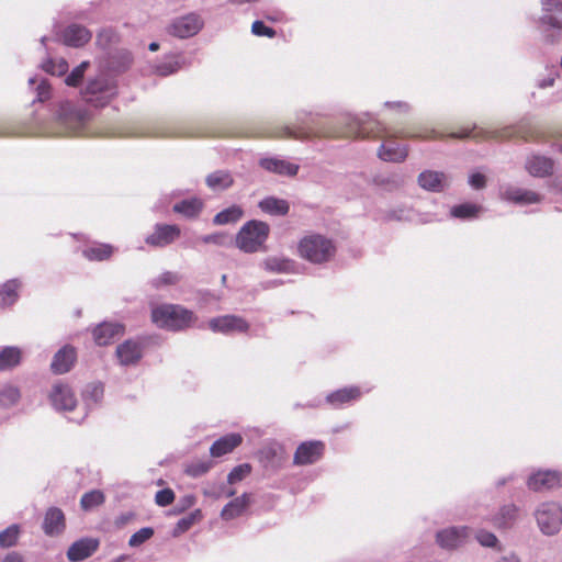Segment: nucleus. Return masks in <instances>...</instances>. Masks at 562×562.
<instances>
[{
	"label": "nucleus",
	"mask_w": 562,
	"mask_h": 562,
	"mask_svg": "<svg viewBox=\"0 0 562 562\" xmlns=\"http://www.w3.org/2000/svg\"><path fill=\"white\" fill-rule=\"evenodd\" d=\"M205 182L210 189L217 191L228 189L234 183V180L228 171L217 170L210 173Z\"/></svg>",
	"instance_id": "72a5a7b5"
},
{
	"label": "nucleus",
	"mask_w": 562,
	"mask_h": 562,
	"mask_svg": "<svg viewBox=\"0 0 562 562\" xmlns=\"http://www.w3.org/2000/svg\"><path fill=\"white\" fill-rule=\"evenodd\" d=\"M325 452V443L319 440L302 442L295 450L293 463L306 465L317 462Z\"/></svg>",
	"instance_id": "9d476101"
},
{
	"label": "nucleus",
	"mask_w": 562,
	"mask_h": 562,
	"mask_svg": "<svg viewBox=\"0 0 562 562\" xmlns=\"http://www.w3.org/2000/svg\"><path fill=\"white\" fill-rule=\"evenodd\" d=\"M270 137L273 138H293L299 140L317 138H382L386 143L382 144L378 155L384 161L402 162L408 155L406 146H398L395 143H387L391 138H413L420 140H430L440 138L439 134L428 127L412 126L401 130H392L380 121L367 117L360 120L357 117H346L337 125L331 124L324 117H308L302 124L294 126L277 127Z\"/></svg>",
	"instance_id": "f257e3e1"
},
{
	"label": "nucleus",
	"mask_w": 562,
	"mask_h": 562,
	"mask_svg": "<svg viewBox=\"0 0 562 562\" xmlns=\"http://www.w3.org/2000/svg\"><path fill=\"white\" fill-rule=\"evenodd\" d=\"M20 537L19 525H11L4 530L0 531V548H11L18 543Z\"/></svg>",
	"instance_id": "ea45409f"
},
{
	"label": "nucleus",
	"mask_w": 562,
	"mask_h": 562,
	"mask_svg": "<svg viewBox=\"0 0 562 562\" xmlns=\"http://www.w3.org/2000/svg\"><path fill=\"white\" fill-rule=\"evenodd\" d=\"M244 215V211L238 205H232L220 213H217L214 218L213 223L215 225H226L231 223L238 222Z\"/></svg>",
	"instance_id": "e433bc0d"
},
{
	"label": "nucleus",
	"mask_w": 562,
	"mask_h": 562,
	"mask_svg": "<svg viewBox=\"0 0 562 562\" xmlns=\"http://www.w3.org/2000/svg\"><path fill=\"white\" fill-rule=\"evenodd\" d=\"M270 234L267 223L251 220L245 223L236 235V246L244 252L254 254L266 250V241Z\"/></svg>",
	"instance_id": "20e7f679"
},
{
	"label": "nucleus",
	"mask_w": 562,
	"mask_h": 562,
	"mask_svg": "<svg viewBox=\"0 0 562 562\" xmlns=\"http://www.w3.org/2000/svg\"><path fill=\"white\" fill-rule=\"evenodd\" d=\"M91 32L79 24L69 25L63 34L64 43L72 47L83 46L91 40Z\"/></svg>",
	"instance_id": "5701e85b"
},
{
	"label": "nucleus",
	"mask_w": 562,
	"mask_h": 562,
	"mask_svg": "<svg viewBox=\"0 0 562 562\" xmlns=\"http://www.w3.org/2000/svg\"><path fill=\"white\" fill-rule=\"evenodd\" d=\"M259 165L269 172L288 177L296 176L300 168L296 164L279 158H262L260 159Z\"/></svg>",
	"instance_id": "a211bd4d"
},
{
	"label": "nucleus",
	"mask_w": 562,
	"mask_h": 562,
	"mask_svg": "<svg viewBox=\"0 0 562 562\" xmlns=\"http://www.w3.org/2000/svg\"><path fill=\"white\" fill-rule=\"evenodd\" d=\"M212 465L213 464L210 461H195L187 465L186 473L193 477L201 476L209 472Z\"/></svg>",
	"instance_id": "37998d69"
},
{
	"label": "nucleus",
	"mask_w": 562,
	"mask_h": 562,
	"mask_svg": "<svg viewBox=\"0 0 562 562\" xmlns=\"http://www.w3.org/2000/svg\"><path fill=\"white\" fill-rule=\"evenodd\" d=\"M297 252L302 259L322 265L336 256L337 247L330 238L322 234H310L300 239Z\"/></svg>",
	"instance_id": "7ed1b4c3"
},
{
	"label": "nucleus",
	"mask_w": 562,
	"mask_h": 562,
	"mask_svg": "<svg viewBox=\"0 0 562 562\" xmlns=\"http://www.w3.org/2000/svg\"><path fill=\"white\" fill-rule=\"evenodd\" d=\"M77 360V351L70 345H65L54 356L50 369L55 374H64L70 371Z\"/></svg>",
	"instance_id": "4468645a"
},
{
	"label": "nucleus",
	"mask_w": 562,
	"mask_h": 562,
	"mask_svg": "<svg viewBox=\"0 0 562 562\" xmlns=\"http://www.w3.org/2000/svg\"><path fill=\"white\" fill-rule=\"evenodd\" d=\"M88 63H82L78 67H76L65 79V82L69 87H77L85 75V69L87 67Z\"/></svg>",
	"instance_id": "49530a36"
},
{
	"label": "nucleus",
	"mask_w": 562,
	"mask_h": 562,
	"mask_svg": "<svg viewBox=\"0 0 562 562\" xmlns=\"http://www.w3.org/2000/svg\"><path fill=\"white\" fill-rule=\"evenodd\" d=\"M517 516L518 509L515 505H505L494 516L493 524L497 528H508L515 522Z\"/></svg>",
	"instance_id": "473e14b6"
},
{
	"label": "nucleus",
	"mask_w": 562,
	"mask_h": 562,
	"mask_svg": "<svg viewBox=\"0 0 562 562\" xmlns=\"http://www.w3.org/2000/svg\"><path fill=\"white\" fill-rule=\"evenodd\" d=\"M66 527L65 515L61 509L50 507L44 517L43 530L47 536L59 535Z\"/></svg>",
	"instance_id": "aec40b11"
},
{
	"label": "nucleus",
	"mask_w": 562,
	"mask_h": 562,
	"mask_svg": "<svg viewBox=\"0 0 562 562\" xmlns=\"http://www.w3.org/2000/svg\"><path fill=\"white\" fill-rule=\"evenodd\" d=\"M201 518H202L201 510L196 509L195 512L191 513L190 515L181 518L177 524V528L180 531H187Z\"/></svg>",
	"instance_id": "de8ad7c7"
},
{
	"label": "nucleus",
	"mask_w": 562,
	"mask_h": 562,
	"mask_svg": "<svg viewBox=\"0 0 562 562\" xmlns=\"http://www.w3.org/2000/svg\"><path fill=\"white\" fill-rule=\"evenodd\" d=\"M180 281V276L173 271H165L153 281V285L156 289L166 285H175Z\"/></svg>",
	"instance_id": "c03bdc74"
},
{
	"label": "nucleus",
	"mask_w": 562,
	"mask_h": 562,
	"mask_svg": "<svg viewBox=\"0 0 562 562\" xmlns=\"http://www.w3.org/2000/svg\"><path fill=\"white\" fill-rule=\"evenodd\" d=\"M203 27V20L196 13H189L175 19L168 26V33L179 38L195 35Z\"/></svg>",
	"instance_id": "0eeeda50"
},
{
	"label": "nucleus",
	"mask_w": 562,
	"mask_h": 562,
	"mask_svg": "<svg viewBox=\"0 0 562 562\" xmlns=\"http://www.w3.org/2000/svg\"><path fill=\"white\" fill-rule=\"evenodd\" d=\"M234 494H235V491H231V492L228 493V496H233Z\"/></svg>",
	"instance_id": "69168bd1"
},
{
	"label": "nucleus",
	"mask_w": 562,
	"mask_h": 562,
	"mask_svg": "<svg viewBox=\"0 0 562 562\" xmlns=\"http://www.w3.org/2000/svg\"><path fill=\"white\" fill-rule=\"evenodd\" d=\"M1 562H24L23 555L19 552H9Z\"/></svg>",
	"instance_id": "13d9d810"
},
{
	"label": "nucleus",
	"mask_w": 562,
	"mask_h": 562,
	"mask_svg": "<svg viewBox=\"0 0 562 562\" xmlns=\"http://www.w3.org/2000/svg\"><path fill=\"white\" fill-rule=\"evenodd\" d=\"M148 48H149V50H151V52H156V50H158V48H159V44H158V43H156V42H153V43H150V44H149V47H148Z\"/></svg>",
	"instance_id": "e2e57ef3"
},
{
	"label": "nucleus",
	"mask_w": 562,
	"mask_h": 562,
	"mask_svg": "<svg viewBox=\"0 0 562 562\" xmlns=\"http://www.w3.org/2000/svg\"><path fill=\"white\" fill-rule=\"evenodd\" d=\"M261 266L271 273H291L294 271V262L284 257H267L262 260Z\"/></svg>",
	"instance_id": "c85d7f7f"
},
{
	"label": "nucleus",
	"mask_w": 562,
	"mask_h": 562,
	"mask_svg": "<svg viewBox=\"0 0 562 562\" xmlns=\"http://www.w3.org/2000/svg\"><path fill=\"white\" fill-rule=\"evenodd\" d=\"M468 536V528L451 527L437 532L438 544L443 549H454L463 543Z\"/></svg>",
	"instance_id": "f3484780"
},
{
	"label": "nucleus",
	"mask_w": 562,
	"mask_h": 562,
	"mask_svg": "<svg viewBox=\"0 0 562 562\" xmlns=\"http://www.w3.org/2000/svg\"><path fill=\"white\" fill-rule=\"evenodd\" d=\"M251 32L256 36H266L269 38H273L277 35V32L270 27L267 26L262 21H255L251 25Z\"/></svg>",
	"instance_id": "09e8293b"
},
{
	"label": "nucleus",
	"mask_w": 562,
	"mask_h": 562,
	"mask_svg": "<svg viewBox=\"0 0 562 562\" xmlns=\"http://www.w3.org/2000/svg\"><path fill=\"white\" fill-rule=\"evenodd\" d=\"M154 536V529L150 527H144L133 533L128 540L130 547H139Z\"/></svg>",
	"instance_id": "a18cd8bd"
},
{
	"label": "nucleus",
	"mask_w": 562,
	"mask_h": 562,
	"mask_svg": "<svg viewBox=\"0 0 562 562\" xmlns=\"http://www.w3.org/2000/svg\"><path fill=\"white\" fill-rule=\"evenodd\" d=\"M177 69H178L177 63L161 64L156 67V71L160 76H168V75L177 71Z\"/></svg>",
	"instance_id": "6e6d98bb"
},
{
	"label": "nucleus",
	"mask_w": 562,
	"mask_h": 562,
	"mask_svg": "<svg viewBox=\"0 0 562 562\" xmlns=\"http://www.w3.org/2000/svg\"><path fill=\"white\" fill-rule=\"evenodd\" d=\"M20 283L18 280H9L0 288V306L12 305L19 297Z\"/></svg>",
	"instance_id": "f704fd0d"
},
{
	"label": "nucleus",
	"mask_w": 562,
	"mask_h": 562,
	"mask_svg": "<svg viewBox=\"0 0 562 562\" xmlns=\"http://www.w3.org/2000/svg\"><path fill=\"white\" fill-rule=\"evenodd\" d=\"M451 138L463 139L468 137L481 138V139H507L514 136V131L512 127H505L502 130H493V131H475V128H462L458 133H451L449 135Z\"/></svg>",
	"instance_id": "ddd939ff"
},
{
	"label": "nucleus",
	"mask_w": 562,
	"mask_h": 562,
	"mask_svg": "<svg viewBox=\"0 0 562 562\" xmlns=\"http://www.w3.org/2000/svg\"><path fill=\"white\" fill-rule=\"evenodd\" d=\"M49 401L57 411H74L77 406V397L70 385L64 382L53 384L49 392Z\"/></svg>",
	"instance_id": "1a4fd4ad"
},
{
	"label": "nucleus",
	"mask_w": 562,
	"mask_h": 562,
	"mask_svg": "<svg viewBox=\"0 0 562 562\" xmlns=\"http://www.w3.org/2000/svg\"><path fill=\"white\" fill-rule=\"evenodd\" d=\"M536 519L543 533L553 535L562 525V508L557 503H544L537 509Z\"/></svg>",
	"instance_id": "423d86ee"
},
{
	"label": "nucleus",
	"mask_w": 562,
	"mask_h": 562,
	"mask_svg": "<svg viewBox=\"0 0 562 562\" xmlns=\"http://www.w3.org/2000/svg\"><path fill=\"white\" fill-rule=\"evenodd\" d=\"M553 168V160L544 156L535 155L526 161V169L532 177L543 178L551 176Z\"/></svg>",
	"instance_id": "4be33fe9"
},
{
	"label": "nucleus",
	"mask_w": 562,
	"mask_h": 562,
	"mask_svg": "<svg viewBox=\"0 0 562 562\" xmlns=\"http://www.w3.org/2000/svg\"><path fill=\"white\" fill-rule=\"evenodd\" d=\"M525 140H538V136L533 135V133H530L529 135L522 136Z\"/></svg>",
	"instance_id": "680f3d73"
},
{
	"label": "nucleus",
	"mask_w": 562,
	"mask_h": 562,
	"mask_svg": "<svg viewBox=\"0 0 562 562\" xmlns=\"http://www.w3.org/2000/svg\"><path fill=\"white\" fill-rule=\"evenodd\" d=\"M504 199L517 204H533L541 201V196L530 190L508 188L503 192Z\"/></svg>",
	"instance_id": "bb28decb"
},
{
	"label": "nucleus",
	"mask_w": 562,
	"mask_h": 562,
	"mask_svg": "<svg viewBox=\"0 0 562 562\" xmlns=\"http://www.w3.org/2000/svg\"><path fill=\"white\" fill-rule=\"evenodd\" d=\"M22 351L18 347H4L0 350V371L12 369L20 364Z\"/></svg>",
	"instance_id": "2f4dec72"
},
{
	"label": "nucleus",
	"mask_w": 562,
	"mask_h": 562,
	"mask_svg": "<svg viewBox=\"0 0 562 562\" xmlns=\"http://www.w3.org/2000/svg\"><path fill=\"white\" fill-rule=\"evenodd\" d=\"M181 236V228L176 224H157L145 243L155 248H164L175 243Z\"/></svg>",
	"instance_id": "6e6552de"
},
{
	"label": "nucleus",
	"mask_w": 562,
	"mask_h": 562,
	"mask_svg": "<svg viewBox=\"0 0 562 562\" xmlns=\"http://www.w3.org/2000/svg\"><path fill=\"white\" fill-rule=\"evenodd\" d=\"M116 94V85L103 76L90 80L82 91L86 102L93 106L106 105Z\"/></svg>",
	"instance_id": "39448f33"
},
{
	"label": "nucleus",
	"mask_w": 562,
	"mask_h": 562,
	"mask_svg": "<svg viewBox=\"0 0 562 562\" xmlns=\"http://www.w3.org/2000/svg\"><path fill=\"white\" fill-rule=\"evenodd\" d=\"M66 70H67V63H66V61H64V60H61V61L59 63V71H58V72L61 75V74H64Z\"/></svg>",
	"instance_id": "052dcab7"
},
{
	"label": "nucleus",
	"mask_w": 562,
	"mask_h": 562,
	"mask_svg": "<svg viewBox=\"0 0 562 562\" xmlns=\"http://www.w3.org/2000/svg\"><path fill=\"white\" fill-rule=\"evenodd\" d=\"M480 210L481 207L475 204L464 203L453 206L451 215L458 218H472L479 214Z\"/></svg>",
	"instance_id": "a19ab883"
},
{
	"label": "nucleus",
	"mask_w": 562,
	"mask_h": 562,
	"mask_svg": "<svg viewBox=\"0 0 562 562\" xmlns=\"http://www.w3.org/2000/svg\"><path fill=\"white\" fill-rule=\"evenodd\" d=\"M477 541L484 547H494L497 542V538L492 532L480 531L476 536Z\"/></svg>",
	"instance_id": "864d4df0"
},
{
	"label": "nucleus",
	"mask_w": 562,
	"mask_h": 562,
	"mask_svg": "<svg viewBox=\"0 0 562 562\" xmlns=\"http://www.w3.org/2000/svg\"><path fill=\"white\" fill-rule=\"evenodd\" d=\"M114 252L113 246L109 244H93L83 249V256L91 261L108 260Z\"/></svg>",
	"instance_id": "7c9ffc66"
},
{
	"label": "nucleus",
	"mask_w": 562,
	"mask_h": 562,
	"mask_svg": "<svg viewBox=\"0 0 562 562\" xmlns=\"http://www.w3.org/2000/svg\"><path fill=\"white\" fill-rule=\"evenodd\" d=\"M561 484L562 474L557 471H538L528 480V487L535 492L549 491Z\"/></svg>",
	"instance_id": "f8f14e48"
},
{
	"label": "nucleus",
	"mask_w": 562,
	"mask_h": 562,
	"mask_svg": "<svg viewBox=\"0 0 562 562\" xmlns=\"http://www.w3.org/2000/svg\"><path fill=\"white\" fill-rule=\"evenodd\" d=\"M542 25L548 26L546 30V41L549 44H555L562 38V15L542 14L540 18Z\"/></svg>",
	"instance_id": "b1692460"
},
{
	"label": "nucleus",
	"mask_w": 562,
	"mask_h": 562,
	"mask_svg": "<svg viewBox=\"0 0 562 562\" xmlns=\"http://www.w3.org/2000/svg\"><path fill=\"white\" fill-rule=\"evenodd\" d=\"M243 437L240 434H228L217 439L210 448L213 458H220L231 453L235 448L240 446Z\"/></svg>",
	"instance_id": "6ab92c4d"
},
{
	"label": "nucleus",
	"mask_w": 562,
	"mask_h": 562,
	"mask_svg": "<svg viewBox=\"0 0 562 562\" xmlns=\"http://www.w3.org/2000/svg\"><path fill=\"white\" fill-rule=\"evenodd\" d=\"M260 209L269 214L273 215H285L288 214L290 206L285 200L267 198L259 203Z\"/></svg>",
	"instance_id": "c9c22d12"
},
{
	"label": "nucleus",
	"mask_w": 562,
	"mask_h": 562,
	"mask_svg": "<svg viewBox=\"0 0 562 562\" xmlns=\"http://www.w3.org/2000/svg\"><path fill=\"white\" fill-rule=\"evenodd\" d=\"M124 334V326L119 323H102L93 329V338L97 345L106 346Z\"/></svg>",
	"instance_id": "2eb2a0df"
},
{
	"label": "nucleus",
	"mask_w": 562,
	"mask_h": 562,
	"mask_svg": "<svg viewBox=\"0 0 562 562\" xmlns=\"http://www.w3.org/2000/svg\"><path fill=\"white\" fill-rule=\"evenodd\" d=\"M209 325L213 331H220L223 334H231L235 331L246 333L249 329L247 321L236 315H224L212 318Z\"/></svg>",
	"instance_id": "9b49d317"
},
{
	"label": "nucleus",
	"mask_w": 562,
	"mask_h": 562,
	"mask_svg": "<svg viewBox=\"0 0 562 562\" xmlns=\"http://www.w3.org/2000/svg\"><path fill=\"white\" fill-rule=\"evenodd\" d=\"M445 173L426 170L418 176V184L429 191H441L445 186Z\"/></svg>",
	"instance_id": "c756f323"
},
{
	"label": "nucleus",
	"mask_w": 562,
	"mask_h": 562,
	"mask_svg": "<svg viewBox=\"0 0 562 562\" xmlns=\"http://www.w3.org/2000/svg\"><path fill=\"white\" fill-rule=\"evenodd\" d=\"M173 501H175V493L171 488L160 490L155 495L156 504L161 507L172 504Z\"/></svg>",
	"instance_id": "3c124183"
},
{
	"label": "nucleus",
	"mask_w": 562,
	"mask_h": 562,
	"mask_svg": "<svg viewBox=\"0 0 562 562\" xmlns=\"http://www.w3.org/2000/svg\"><path fill=\"white\" fill-rule=\"evenodd\" d=\"M252 467L249 463L239 464L228 473L227 482L229 484H236L250 475Z\"/></svg>",
	"instance_id": "79ce46f5"
},
{
	"label": "nucleus",
	"mask_w": 562,
	"mask_h": 562,
	"mask_svg": "<svg viewBox=\"0 0 562 562\" xmlns=\"http://www.w3.org/2000/svg\"><path fill=\"white\" fill-rule=\"evenodd\" d=\"M258 0H228L229 3L232 4H235V5H240V4H245V3H252V2H257Z\"/></svg>",
	"instance_id": "bf43d9fd"
},
{
	"label": "nucleus",
	"mask_w": 562,
	"mask_h": 562,
	"mask_svg": "<svg viewBox=\"0 0 562 562\" xmlns=\"http://www.w3.org/2000/svg\"><path fill=\"white\" fill-rule=\"evenodd\" d=\"M21 397L20 390L13 385H4L0 390V407L9 408L15 405Z\"/></svg>",
	"instance_id": "58836bf2"
},
{
	"label": "nucleus",
	"mask_w": 562,
	"mask_h": 562,
	"mask_svg": "<svg viewBox=\"0 0 562 562\" xmlns=\"http://www.w3.org/2000/svg\"><path fill=\"white\" fill-rule=\"evenodd\" d=\"M37 101L44 102L50 97V86L46 81H42L37 88Z\"/></svg>",
	"instance_id": "5fc2aeb1"
},
{
	"label": "nucleus",
	"mask_w": 562,
	"mask_h": 562,
	"mask_svg": "<svg viewBox=\"0 0 562 562\" xmlns=\"http://www.w3.org/2000/svg\"><path fill=\"white\" fill-rule=\"evenodd\" d=\"M226 238H227L226 235L223 233H214V234H210V235H205V236L201 237V241L204 244H215V245L222 246L225 244Z\"/></svg>",
	"instance_id": "603ef678"
},
{
	"label": "nucleus",
	"mask_w": 562,
	"mask_h": 562,
	"mask_svg": "<svg viewBox=\"0 0 562 562\" xmlns=\"http://www.w3.org/2000/svg\"><path fill=\"white\" fill-rule=\"evenodd\" d=\"M542 14H557L562 15V1L561 0H542Z\"/></svg>",
	"instance_id": "8fccbe9b"
},
{
	"label": "nucleus",
	"mask_w": 562,
	"mask_h": 562,
	"mask_svg": "<svg viewBox=\"0 0 562 562\" xmlns=\"http://www.w3.org/2000/svg\"><path fill=\"white\" fill-rule=\"evenodd\" d=\"M151 322L159 328L180 331L191 327L198 319L195 314L179 304H160L151 308Z\"/></svg>",
	"instance_id": "f03ea898"
},
{
	"label": "nucleus",
	"mask_w": 562,
	"mask_h": 562,
	"mask_svg": "<svg viewBox=\"0 0 562 562\" xmlns=\"http://www.w3.org/2000/svg\"><path fill=\"white\" fill-rule=\"evenodd\" d=\"M250 494L244 493L224 506L221 513V517L224 520H232L239 517L250 505Z\"/></svg>",
	"instance_id": "a878e982"
},
{
	"label": "nucleus",
	"mask_w": 562,
	"mask_h": 562,
	"mask_svg": "<svg viewBox=\"0 0 562 562\" xmlns=\"http://www.w3.org/2000/svg\"><path fill=\"white\" fill-rule=\"evenodd\" d=\"M499 562H519V560L515 557L503 558Z\"/></svg>",
	"instance_id": "0e129e2a"
},
{
	"label": "nucleus",
	"mask_w": 562,
	"mask_h": 562,
	"mask_svg": "<svg viewBox=\"0 0 562 562\" xmlns=\"http://www.w3.org/2000/svg\"><path fill=\"white\" fill-rule=\"evenodd\" d=\"M105 501L104 493L100 490H92L90 492L85 493L80 499V507L85 512H89L100 505H102Z\"/></svg>",
	"instance_id": "4c0bfd02"
},
{
	"label": "nucleus",
	"mask_w": 562,
	"mask_h": 562,
	"mask_svg": "<svg viewBox=\"0 0 562 562\" xmlns=\"http://www.w3.org/2000/svg\"><path fill=\"white\" fill-rule=\"evenodd\" d=\"M361 396V391L358 386H349L339 389L327 395L326 401L333 407L337 408L345 404L357 401Z\"/></svg>",
	"instance_id": "393cba45"
},
{
	"label": "nucleus",
	"mask_w": 562,
	"mask_h": 562,
	"mask_svg": "<svg viewBox=\"0 0 562 562\" xmlns=\"http://www.w3.org/2000/svg\"><path fill=\"white\" fill-rule=\"evenodd\" d=\"M470 184L474 188V189H483L486 184V178L484 175L482 173H473L471 177H470Z\"/></svg>",
	"instance_id": "4d7b16f0"
},
{
	"label": "nucleus",
	"mask_w": 562,
	"mask_h": 562,
	"mask_svg": "<svg viewBox=\"0 0 562 562\" xmlns=\"http://www.w3.org/2000/svg\"><path fill=\"white\" fill-rule=\"evenodd\" d=\"M116 356L121 364H134L142 358V346L139 342L128 339L117 346Z\"/></svg>",
	"instance_id": "412c9836"
},
{
	"label": "nucleus",
	"mask_w": 562,
	"mask_h": 562,
	"mask_svg": "<svg viewBox=\"0 0 562 562\" xmlns=\"http://www.w3.org/2000/svg\"><path fill=\"white\" fill-rule=\"evenodd\" d=\"M99 548V541L92 538H83L74 542L67 551V558L77 562L91 557Z\"/></svg>",
	"instance_id": "dca6fc26"
},
{
	"label": "nucleus",
	"mask_w": 562,
	"mask_h": 562,
	"mask_svg": "<svg viewBox=\"0 0 562 562\" xmlns=\"http://www.w3.org/2000/svg\"><path fill=\"white\" fill-rule=\"evenodd\" d=\"M204 203L199 198H191L176 203L172 207L175 213L181 214L187 218H195L202 212Z\"/></svg>",
	"instance_id": "cd10ccee"
}]
</instances>
